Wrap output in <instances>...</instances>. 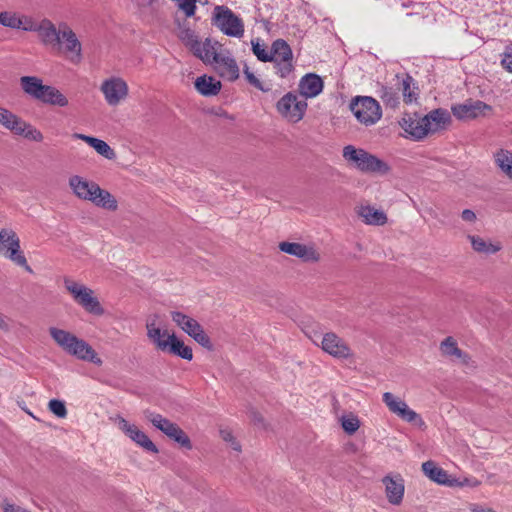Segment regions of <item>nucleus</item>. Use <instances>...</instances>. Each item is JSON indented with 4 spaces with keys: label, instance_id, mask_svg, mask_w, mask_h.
<instances>
[{
    "label": "nucleus",
    "instance_id": "27",
    "mask_svg": "<svg viewBox=\"0 0 512 512\" xmlns=\"http://www.w3.org/2000/svg\"><path fill=\"white\" fill-rule=\"evenodd\" d=\"M423 473L433 482L452 487L453 477L446 470L439 467L434 461H426L422 464Z\"/></svg>",
    "mask_w": 512,
    "mask_h": 512
},
{
    "label": "nucleus",
    "instance_id": "3",
    "mask_svg": "<svg viewBox=\"0 0 512 512\" xmlns=\"http://www.w3.org/2000/svg\"><path fill=\"white\" fill-rule=\"evenodd\" d=\"M68 186L73 195L80 200L91 202L108 211L118 209L117 199L108 190L102 189L95 181L80 175H72L68 180Z\"/></svg>",
    "mask_w": 512,
    "mask_h": 512
},
{
    "label": "nucleus",
    "instance_id": "44",
    "mask_svg": "<svg viewBox=\"0 0 512 512\" xmlns=\"http://www.w3.org/2000/svg\"><path fill=\"white\" fill-rule=\"evenodd\" d=\"M49 410L59 418H65L67 416V409L65 403L58 399H52L48 403Z\"/></svg>",
    "mask_w": 512,
    "mask_h": 512
},
{
    "label": "nucleus",
    "instance_id": "32",
    "mask_svg": "<svg viewBox=\"0 0 512 512\" xmlns=\"http://www.w3.org/2000/svg\"><path fill=\"white\" fill-rule=\"evenodd\" d=\"M194 84L196 90L203 96H215L220 92L222 87L219 80L207 75L196 78Z\"/></svg>",
    "mask_w": 512,
    "mask_h": 512
},
{
    "label": "nucleus",
    "instance_id": "39",
    "mask_svg": "<svg viewBox=\"0 0 512 512\" xmlns=\"http://www.w3.org/2000/svg\"><path fill=\"white\" fill-rule=\"evenodd\" d=\"M18 12L5 10L0 12V25L17 30Z\"/></svg>",
    "mask_w": 512,
    "mask_h": 512
},
{
    "label": "nucleus",
    "instance_id": "30",
    "mask_svg": "<svg viewBox=\"0 0 512 512\" xmlns=\"http://www.w3.org/2000/svg\"><path fill=\"white\" fill-rule=\"evenodd\" d=\"M472 249L480 254L492 255L502 250V244L499 241L487 240L478 235H467Z\"/></svg>",
    "mask_w": 512,
    "mask_h": 512
},
{
    "label": "nucleus",
    "instance_id": "14",
    "mask_svg": "<svg viewBox=\"0 0 512 512\" xmlns=\"http://www.w3.org/2000/svg\"><path fill=\"white\" fill-rule=\"evenodd\" d=\"M173 322L185 333L192 337L197 343L205 348H211V341L199 322L179 311H172Z\"/></svg>",
    "mask_w": 512,
    "mask_h": 512
},
{
    "label": "nucleus",
    "instance_id": "2",
    "mask_svg": "<svg viewBox=\"0 0 512 512\" xmlns=\"http://www.w3.org/2000/svg\"><path fill=\"white\" fill-rule=\"evenodd\" d=\"M450 121V114L446 110L435 109L423 117L418 113H403L398 124L404 131L405 138L421 141L429 134L445 129Z\"/></svg>",
    "mask_w": 512,
    "mask_h": 512
},
{
    "label": "nucleus",
    "instance_id": "4",
    "mask_svg": "<svg viewBox=\"0 0 512 512\" xmlns=\"http://www.w3.org/2000/svg\"><path fill=\"white\" fill-rule=\"evenodd\" d=\"M20 86L26 95L44 104L58 107L69 104L68 98L59 89L43 84L42 79L37 76H22Z\"/></svg>",
    "mask_w": 512,
    "mask_h": 512
},
{
    "label": "nucleus",
    "instance_id": "11",
    "mask_svg": "<svg viewBox=\"0 0 512 512\" xmlns=\"http://www.w3.org/2000/svg\"><path fill=\"white\" fill-rule=\"evenodd\" d=\"M145 418L168 438L177 442L180 446L191 449L192 444L187 434L174 422L159 413L146 411Z\"/></svg>",
    "mask_w": 512,
    "mask_h": 512
},
{
    "label": "nucleus",
    "instance_id": "41",
    "mask_svg": "<svg viewBox=\"0 0 512 512\" xmlns=\"http://www.w3.org/2000/svg\"><path fill=\"white\" fill-rule=\"evenodd\" d=\"M252 51L258 60L262 62H269L271 59V51L269 52L264 44H261L259 40H252Z\"/></svg>",
    "mask_w": 512,
    "mask_h": 512
},
{
    "label": "nucleus",
    "instance_id": "23",
    "mask_svg": "<svg viewBox=\"0 0 512 512\" xmlns=\"http://www.w3.org/2000/svg\"><path fill=\"white\" fill-rule=\"evenodd\" d=\"M69 355L74 356L75 358L91 362L97 366L102 364V360L96 353V351L83 339L76 337L74 341L71 343L70 347L66 351Z\"/></svg>",
    "mask_w": 512,
    "mask_h": 512
},
{
    "label": "nucleus",
    "instance_id": "20",
    "mask_svg": "<svg viewBox=\"0 0 512 512\" xmlns=\"http://www.w3.org/2000/svg\"><path fill=\"white\" fill-rule=\"evenodd\" d=\"M382 483L385 487V495L388 502L392 505H400L405 492L402 476L400 474L386 475L383 477Z\"/></svg>",
    "mask_w": 512,
    "mask_h": 512
},
{
    "label": "nucleus",
    "instance_id": "34",
    "mask_svg": "<svg viewBox=\"0 0 512 512\" xmlns=\"http://www.w3.org/2000/svg\"><path fill=\"white\" fill-rule=\"evenodd\" d=\"M377 93L379 98L387 107L397 108L399 106L400 97L396 86L382 85Z\"/></svg>",
    "mask_w": 512,
    "mask_h": 512
},
{
    "label": "nucleus",
    "instance_id": "13",
    "mask_svg": "<svg viewBox=\"0 0 512 512\" xmlns=\"http://www.w3.org/2000/svg\"><path fill=\"white\" fill-rule=\"evenodd\" d=\"M314 343L333 358L348 359L353 356L348 343L334 332H326L318 336Z\"/></svg>",
    "mask_w": 512,
    "mask_h": 512
},
{
    "label": "nucleus",
    "instance_id": "5",
    "mask_svg": "<svg viewBox=\"0 0 512 512\" xmlns=\"http://www.w3.org/2000/svg\"><path fill=\"white\" fill-rule=\"evenodd\" d=\"M342 156L349 166L362 173L385 175L390 172L388 163L363 148L347 145L343 148Z\"/></svg>",
    "mask_w": 512,
    "mask_h": 512
},
{
    "label": "nucleus",
    "instance_id": "48",
    "mask_svg": "<svg viewBox=\"0 0 512 512\" xmlns=\"http://www.w3.org/2000/svg\"><path fill=\"white\" fill-rule=\"evenodd\" d=\"M244 75L247 79V81L256 87L257 89L261 91H266V89L263 87L261 81L249 70V68L246 66L244 68Z\"/></svg>",
    "mask_w": 512,
    "mask_h": 512
},
{
    "label": "nucleus",
    "instance_id": "22",
    "mask_svg": "<svg viewBox=\"0 0 512 512\" xmlns=\"http://www.w3.org/2000/svg\"><path fill=\"white\" fill-rule=\"evenodd\" d=\"M356 214L366 225L384 226L388 222V217L384 210L369 203H362L358 205L356 207Z\"/></svg>",
    "mask_w": 512,
    "mask_h": 512
},
{
    "label": "nucleus",
    "instance_id": "50",
    "mask_svg": "<svg viewBox=\"0 0 512 512\" xmlns=\"http://www.w3.org/2000/svg\"><path fill=\"white\" fill-rule=\"evenodd\" d=\"M461 218L468 223H474L477 219L475 212L470 209L463 210Z\"/></svg>",
    "mask_w": 512,
    "mask_h": 512
},
{
    "label": "nucleus",
    "instance_id": "19",
    "mask_svg": "<svg viewBox=\"0 0 512 512\" xmlns=\"http://www.w3.org/2000/svg\"><path fill=\"white\" fill-rule=\"evenodd\" d=\"M492 110L491 106L482 101H466L452 107L453 115L459 120H472L485 116Z\"/></svg>",
    "mask_w": 512,
    "mask_h": 512
},
{
    "label": "nucleus",
    "instance_id": "24",
    "mask_svg": "<svg viewBox=\"0 0 512 512\" xmlns=\"http://www.w3.org/2000/svg\"><path fill=\"white\" fill-rule=\"evenodd\" d=\"M218 74L228 80L235 81L239 77V67L228 51H222L213 63Z\"/></svg>",
    "mask_w": 512,
    "mask_h": 512
},
{
    "label": "nucleus",
    "instance_id": "10",
    "mask_svg": "<svg viewBox=\"0 0 512 512\" xmlns=\"http://www.w3.org/2000/svg\"><path fill=\"white\" fill-rule=\"evenodd\" d=\"M214 24L227 36L241 38L244 35V23L231 9L216 6L213 11Z\"/></svg>",
    "mask_w": 512,
    "mask_h": 512
},
{
    "label": "nucleus",
    "instance_id": "46",
    "mask_svg": "<svg viewBox=\"0 0 512 512\" xmlns=\"http://www.w3.org/2000/svg\"><path fill=\"white\" fill-rule=\"evenodd\" d=\"M453 483H455V484H453L452 487L467 486V487H472V488L478 487L481 484V482L475 477H464L462 479L453 477Z\"/></svg>",
    "mask_w": 512,
    "mask_h": 512
},
{
    "label": "nucleus",
    "instance_id": "7",
    "mask_svg": "<svg viewBox=\"0 0 512 512\" xmlns=\"http://www.w3.org/2000/svg\"><path fill=\"white\" fill-rule=\"evenodd\" d=\"M0 256L22 267L29 273L33 272L21 250L20 238L12 228H2L0 230Z\"/></svg>",
    "mask_w": 512,
    "mask_h": 512
},
{
    "label": "nucleus",
    "instance_id": "17",
    "mask_svg": "<svg viewBox=\"0 0 512 512\" xmlns=\"http://www.w3.org/2000/svg\"><path fill=\"white\" fill-rule=\"evenodd\" d=\"M279 250L294 256L306 263H317L321 260V252L314 243H300L283 241L279 243Z\"/></svg>",
    "mask_w": 512,
    "mask_h": 512
},
{
    "label": "nucleus",
    "instance_id": "52",
    "mask_svg": "<svg viewBox=\"0 0 512 512\" xmlns=\"http://www.w3.org/2000/svg\"><path fill=\"white\" fill-rule=\"evenodd\" d=\"M0 329L4 331L9 329V324L6 320V317L2 313H0Z\"/></svg>",
    "mask_w": 512,
    "mask_h": 512
},
{
    "label": "nucleus",
    "instance_id": "18",
    "mask_svg": "<svg viewBox=\"0 0 512 512\" xmlns=\"http://www.w3.org/2000/svg\"><path fill=\"white\" fill-rule=\"evenodd\" d=\"M145 327L149 341L157 350L164 352L168 347V342L172 339L171 335L175 333H170L167 329L163 328L158 314L150 315L146 320Z\"/></svg>",
    "mask_w": 512,
    "mask_h": 512
},
{
    "label": "nucleus",
    "instance_id": "9",
    "mask_svg": "<svg viewBox=\"0 0 512 512\" xmlns=\"http://www.w3.org/2000/svg\"><path fill=\"white\" fill-rule=\"evenodd\" d=\"M308 104L301 96L288 92L276 104L277 112L289 123L300 122L306 113Z\"/></svg>",
    "mask_w": 512,
    "mask_h": 512
},
{
    "label": "nucleus",
    "instance_id": "21",
    "mask_svg": "<svg viewBox=\"0 0 512 512\" xmlns=\"http://www.w3.org/2000/svg\"><path fill=\"white\" fill-rule=\"evenodd\" d=\"M394 86L401 93L405 104H412L418 100L419 88L415 79L407 73L395 76Z\"/></svg>",
    "mask_w": 512,
    "mask_h": 512
},
{
    "label": "nucleus",
    "instance_id": "31",
    "mask_svg": "<svg viewBox=\"0 0 512 512\" xmlns=\"http://www.w3.org/2000/svg\"><path fill=\"white\" fill-rule=\"evenodd\" d=\"M73 137L75 139H80L86 142L90 147H92L99 155H101L105 159L114 160L116 158L115 151L104 140L80 133H75Z\"/></svg>",
    "mask_w": 512,
    "mask_h": 512
},
{
    "label": "nucleus",
    "instance_id": "38",
    "mask_svg": "<svg viewBox=\"0 0 512 512\" xmlns=\"http://www.w3.org/2000/svg\"><path fill=\"white\" fill-rule=\"evenodd\" d=\"M339 421L342 429L349 435L354 434L360 428V420L354 413L342 415Z\"/></svg>",
    "mask_w": 512,
    "mask_h": 512
},
{
    "label": "nucleus",
    "instance_id": "6",
    "mask_svg": "<svg viewBox=\"0 0 512 512\" xmlns=\"http://www.w3.org/2000/svg\"><path fill=\"white\" fill-rule=\"evenodd\" d=\"M63 284L72 299L85 311L97 316L104 314V308L91 288L71 277H64Z\"/></svg>",
    "mask_w": 512,
    "mask_h": 512
},
{
    "label": "nucleus",
    "instance_id": "1",
    "mask_svg": "<svg viewBox=\"0 0 512 512\" xmlns=\"http://www.w3.org/2000/svg\"><path fill=\"white\" fill-rule=\"evenodd\" d=\"M17 30L36 33L45 48L72 64H79L83 59L82 43L66 22L55 24L46 17L36 20L32 15L18 12Z\"/></svg>",
    "mask_w": 512,
    "mask_h": 512
},
{
    "label": "nucleus",
    "instance_id": "15",
    "mask_svg": "<svg viewBox=\"0 0 512 512\" xmlns=\"http://www.w3.org/2000/svg\"><path fill=\"white\" fill-rule=\"evenodd\" d=\"M100 91L109 106H118L129 95L127 82L119 76H111L105 79L100 86Z\"/></svg>",
    "mask_w": 512,
    "mask_h": 512
},
{
    "label": "nucleus",
    "instance_id": "43",
    "mask_svg": "<svg viewBox=\"0 0 512 512\" xmlns=\"http://www.w3.org/2000/svg\"><path fill=\"white\" fill-rule=\"evenodd\" d=\"M500 64L504 70L512 73V42L508 43L500 55Z\"/></svg>",
    "mask_w": 512,
    "mask_h": 512
},
{
    "label": "nucleus",
    "instance_id": "8",
    "mask_svg": "<svg viewBox=\"0 0 512 512\" xmlns=\"http://www.w3.org/2000/svg\"><path fill=\"white\" fill-rule=\"evenodd\" d=\"M349 107L357 121L366 127L375 125L382 118V108L373 97L356 96Z\"/></svg>",
    "mask_w": 512,
    "mask_h": 512
},
{
    "label": "nucleus",
    "instance_id": "42",
    "mask_svg": "<svg viewBox=\"0 0 512 512\" xmlns=\"http://www.w3.org/2000/svg\"><path fill=\"white\" fill-rule=\"evenodd\" d=\"M17 115L10 110L0 106V125L11 131L17 119Z\"/></svg>",
    "mask_w": 512,
    "mask_h": 512
},
{
    "label": "nucleus",
    "instance_id": "45",
    "mask_svg": "<svg viewBox=\"0 0 512 512\" xmlns=\"http://www.w3.org/2000/svg\"><path fill=\"white\" fill-rule=\"evenodd\" d=\"M276 68V73L284 78L289 75L293 69L292 60L273 61Z\"/></svg>",
    "mask_w": 512,
    "mask_h": 512
},
{
    "label": "nucleus",
    "instance_id": "47",
    "mask_svg": "<svg viewBox=\"0 0 512 512\" xmlns=\"http://www.w3.org/2000/svg\"><path fill=\"white\" fill-rule=\"evenodd\" d=\"M179 8L185 13L187 17L195 14L196 0H176Z\"/></svg>",
    "mask_w": 512,
    "mask_h": 512
},
{
    "label": "nucleus",
    "instance_id": "12",
    "mask_svg": "<svg viewBox=\"0 0 512 512\" xmlns=\"http://www.w3.org/2000/svg\"><path fill=\"white\" fill-rule=\"evenodd\" d=\"M382 400L388 410L399 417L401 420L413 424L419 428L425 426L423 418L416 411L411 409L408 404L400 397L391 392H385L382 395Z\"/></svg>",
    "mask_w": 512,
    "mask_h": 512
},
{
    "label": "nucleus",
    "instance_id": "35",
    "mask_svg": "<svg viewBox=\"0 0 512 512\" xmlns=\"http://www.w3.org/2000/svg\"><path fill=\"white\" fill-rule=\"evenodd\" d=\"M494 160L501 172L512 180V152L500 149L494 154Z\"/></svg>",
    "mask_w": 512,
    "mask_h": 512
},
{
    "label": "nucleus",
    "instance_id": "16",
    "mask_svg": "<svg viewBox=\"0 0 512 512\" xmlns=\"http://www.w3.org/2000/svg\"><path fill=\"white\" fill-rule=\"evenodd\" d=\"M113 421L117 425L118 429L136 445L154 454H157L159 452L157 446L153 443V441L135 424L128 422L125 418H123L120 415H117L113 419Z\"/></svg>",
    "mask_w": 512,
    "mask_h": 512
},
{
    "label": "nucleus",
    "instance_id": "36",
    "mask_svg": "<svg viewBox=\"0 0 512 512\" xmlns=\"http://www.w3.org/2000/svg\"><path fill=\"white\" fill-rule=\"evenodd\" d=\"M271 61L292 60V51L289 45L281 39L273 42L271 47Z\"/></svg>",
    "mask_w": 512,
    "mask_h": 512
},
{
    "label": "nucleus",
    "instance_id": "28",
    "mask_svg": "<svg viewBox=\"0 0 512 512\" xmlns=\"http://www.w3.org/2000/svg\"><path fill=\"white\" fill-rule=\"evenodd\" d=\"M440 352L442 356L450 359L451 361H459L463 364H467L469 362V356L465 352H463L457 344V341L449 336L446 337L441 343H440Z\"/></svg>",
    "mask_w": 512,
    "mask_h": 512
},
{
    "label": "nucleus",
    "instance_id": "40",
    "mask_svg": "<svg viewBox=\"0 0 512 512\" xmlns=\"http://www.w3.org/2000/svg\"><path fill=\"white\" fill-rule=\"evenodd\" d=\"M180 40L187 46L191 51L195 49L197 44H199V39L197 35L191 29H183L179 33Z\"/></svg>",
    "mask_w": 512,
    "mask_h": 512
},
{
    "label": "nucleus",
    "instance_id": "51",
    "mask_svg": "<svg viewBox=\"0 0 512 512\" xmlns=\"http://www.w3.org/2000/svg\"><path fill=\"white\" fill-rule=\"evenodd\" d=\"M469 509H470L471 512H496L492 508L483 507V506L478 505V504H471Z\"/></svg>",
    "mask_w": 512,
    "mask_h": 512
},
{
    "label": "nucleus",
    "instance_id": "29",
    "mask_svg": "<svg viewBox=\"0 0 512 512\" xmlns=\"http://www.w3.org/2000/svg\"><path fill=\"white\" fill-rule=\"evenodd\" d=\"M11 132L34 142H42L44 140V135L38 128L26 122L19 116L17 117Z\"/></svg>",
    "mask_w": 512,
    "mask_h": 512
},
{
    "label": "nucleus",
    "instance_id": "33",
    "mask_svg": "<svg viewBox=\"0 0 512 512\" xmlns=\"http://www.w3.org/2000/svg\"><path fill=\"white\" fill-rule=\"evenodd\" d=\"M172 339L168 342V347L164 352L176 355L182 359L191 361L193 359L192 349L185 345L175 334L171 335Z\"/></svg>",
    "mask_w": 512,
    "mask_h": 512
},
{
    "label": "nucleus",
    "instance_id": "37",
    "mask_svg": "<svg viewBox=\"0 0 512 512\" xmlns=\"http://www.w3.org/2000/svg\"><path fill=\"white\" fill-rule=\"evenodd\" d=\"M49 333H50V336L52 337V339L57 343V345L60 348H62L65 352L68 350L71 343L77 337L74 334H72L66 330L59 329L56 327H51L49 329Z\"/></svg>",
    "mask_w": 512,
    "mask_h": 512
},
{
    "label": "nucleus",
    "instance_id": "26",
    "mask_svg": "<svg viewBox=\"0 0 512 512\" xmlns=\"http://www.w3.org/2000/svg\"><path fill=\"white\" fill-rule=\"evenodd\" d=\"M299 93L305 100L318 96L323 90V81L320 76L314 73H308L303 76L298 85Z\"/></svg>",
    "mask_w": 512,
    "mask_h": 512
},
{
    "label": "nucleus",
    "instance_id": "25",
    "mask_svg": "<svg viewBox=\"0 0 512 512\" xmlns=\"http://www.w3.org/2000/svg\"><path fill=\"white\" fill-rule=\"evenodd\" d=\"M222 45L212 39L199 41L192 53L205 64H213L222 52Z\"/></svg>",
    "mask_w": 512,
    "mask_h": 512
},
{
    "label": "nucleus",
    "instance_id": "49",
    "mask_svg": "<svg viewBox=\"0 0 512 512\" xmlns=\"http://www.w3.org/2000/svg\"><path fill=\"white\" fill-rule=\"evenodd\" d=\"M221 436L223 438V440H225L226 442H231L232 443V448L236 451H240V445L239 443H237L234 438H233V435L231 432L229 431H221Z\"/></svg>",
    "mask_w": 512,
    "mask_h": 512
}]
</instances>
